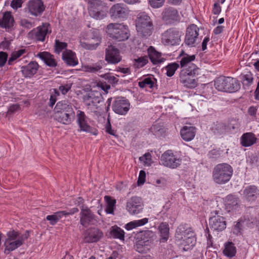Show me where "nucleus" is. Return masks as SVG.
I'll return each instance as SVG.
<instances>
[{
    "label": "nucleus",
    "instance_id": "obj_1",
    "mask_svg": "<svg viewBox=\"0 0 259 259\" xmlns=\"http://www.w3.org/2000/svg\"><path fill=\"white\" fill-rule=\"evenodd\" d=\"M29 237V232L26 231L22 234L14 230L7 232L5 235L4 246V253L8 254L23 245Z\"/></svg>",
    "mask_w": 259,
    "mask_h": 259
},
{
    "label": "nucleus",
    "instance_id": "obj_2",
    "mask_svg": "<svg viewBox=\"0 0 259 259\" xmlns=\"http://www.w3.org/2000/svg\"><path fill=\"white\" fill-rule=\"evenodd\" d=\"M54 110L55 119L62 124H70L74 118L75 112L72 106L66 101L58 102Z\"/></svg>",
    "mask_w": 259,
    "mask_h": 259
},
{
    "label": "nucleus",
    "instance_id": "obj_3",
    "mask_svg": "<svg viewBox=\"0 0 259 259\" xmlns=\"http://www.w3.org/2000/svg\"><path fill=\"white\" fill-rule=\"evenodd\" d=\"M176 238L181 241L184 250L193 247L196 243V234L193 229L186 225H180L176 230Z\"/></svg>",
    "mask_w": 259,
    "mask_h": 259
},
{
    "label": "nucleus",
    "instance_id": "obj_4",
    "mask_svg": "<svg viewBox=\"0 0 259 259\" xmlns=\"http://www.w3.org/2000/svg\"><path fill=\"white\" fill-rule=\"evenodd\" d=\"M233 173L232 167L226 163L215 165L212 171V179L218 184H225L231 179Z\"/></svg>",
    "mask_w": 259,
    "mask_h": 259
},
{
    "label": "nucleus",
    "instance_id": "obj_5",
    "mask_svg": "<svg viewBox=\"0 0 259 259\" xmlns=\"http://www.w3.org/2000/svg\"><path fill=\"white\" fill-rule=\"evenodd\" d=\"M214 87L219 91L234 93L240 88L239 81L231 77L221 76L214 80Z\"/></svg>",
    "mask_w": 259,
    "mask_h": 259
},
{
    "label": "nucleus",
    "instance_id": "obj_6",
    "mask_svg": "<svg viewBox=\"0 0 259 259\" xmlns=\"http://www.w3.org/2000/svg\"><path fill=\"white\" fill-rule=\"evenodd\" d=\"M138 33L142 36H150L153 30L152 22L149 16L145 12L138 15L136 21Z\"/></svg>",
    "mask_w": 259,
    "mask_h": 259
},
{
    "label": "nucleus",
    "instance_id": "obj_7",
    "mask_svg": "<svg viewBox=\"0 0 259 259\" xmlns=\"http://www.w3.org/2000/svg\"><path fill=\"white\" fill-rule=\"evenodd\" d=\"M108 35L112 38L118 41H124L130 36L127 27L122 24L110 23L106 28Z\"/></svg>",
    "mask_w": 259,
    "mask_h": 259
},
{
    "label": "nucleus",
    "instance_id": "obj_8",
    "mask_svg": "<svg viewBox=\"0 0 259 259\" xmlns=\"http://www.w3.org/2000/svg\"><path fill=\"white\" fill-rule=\"evenodd\" d=\"M183 32L176 28H170L165 30L161 35V41L164 45L175 46L180 44Z\"/></svg>",
    "mask_w": 259,
    "mask_h": 259
},
{
    "label": "nucleus",
    "instance_id": "obj_9",
    "mask_svg": "<svg viewBox=\"0 0 259 259\" xmlns=\"http://www.w3.org/2000/svg\"><path fill=\"white\" fill-rule=\"evenodd\" d=\"M76 117V123L79 127L80 132L90 133L95 136L98 135V130L90 125V119L83 111L77 110Z\"/></svg>",
    "mask_w": 259,
    "mask_h": 259
},
{
    "label": "nucleus",
    "instance_id": "obj_10",
    "mask_svg": "<svg viewBox=\"0 0 259 259\" xmlns=\"http://www.w3.org/2000/svg\"><path fill=\"white\" fill-rule=\"evenodd\" d=\"M102 99L100 92L96 91H91L85 93L82 96V101L85 107L91 110L97 108L98 104Z\"/></svg>",
    "mask_w": 259,
    "mask_h": 259
},
{
    "label": "nucleus",
    "instance_id": "obj_11",
    "mask_svg": "<svg viewBox=\"0 0 259 259\" xmlns=\"http://www.w3.org/2000/svg\"><path fill=\"white\" fill-rule=\"evenodd\" d=\"M160 161L164 166L174 169L181 164L182 159L175 155L171 150H167L161 155Z\"/></svg>",
    "mask_w": 259,
    "mask_h": 259
},
{
    "label": "nucleus",
    "instance_id": "obj_12",
    "mask_svg": "<svg viewBox=\"0 0 259 259\" xmlns=\"http://www.w3.org/2000/svg\"><path fill=\"white\" fill-rule=\"evenodd\" d=\"M129 10L123 3L113 5L109 10V15L113 20H123L127 17Z\"/></svg>",
    "mask_w": 259,
    "mask_h": 259
},
{
    "label": "nucleus",
    "instance_id": "obj_13",
    "mask_svg": "<svg viewBox=\"0 0 259 259\" xmlns=\"http://www.w3.org/2000/svg\"><path fill=\"white\" fill-rule=\"evenodd\" d=\"M86 41H80V46L88 50H95L100 44L101 38L98 31L90 32L87 36Z\"/></svg>",
    "mask_w": 259,
    "mask_h": 259
},
{
    "label": "nucleus",
    "instance_id": "obj_14",
    "mask_svg": "<svg viewBox=\"0 0 259 259\" xmlns=\"http://www.w3.org/2000/svg\"><path fill=\"white\" fill-rule=\"evenodd\" d=\"M46 7L42 0H29L26 5L28 13L34 17L40 16L45 11Z\"/></svg>",
    "mask_w": 259,
    "mask_h": 259
},
{
    "label": "nucleus",
    "instance_id": "obj_15",
    "mask_svg": "<svg viewBox=\"0 0 259 259\" xmlns=\"http://www.w3.org/2000/svg\"><path fill=\"white\" fill-rule=\"evenodd\" d=\"M51 32L50 25L48 23H44L29 33V35L38 41H44L46 35Z\"/></svg>",
    "mask_w": 259,
    "mask_h": 259
},
{
    "label": "nucleus",
    "instance_id": "obj_16",
    "mask_svg": "<svg viewBox=\"0 0 259 259\" xmlns=\"http://www.w3.org/2000/svg\"><path fill=\"white\" fill-rule=\"evenodd\" d=\"M126 209L132 215L140 213L143 209V204L141 198L137 196L132 197L127 200Z\"/></svg>",
    "mask_w": 259,
    "mask_h": 259
},
{
    "label": "nucleus",
    "instance_id": "obj_17",
    "mask_svg": "<svg viewBox=\"0 0 259 259\" xmlns=\"http://www.w3.org/2000/svg\"><path fill=\"white\" fill-rule=\"evenodd\" d=\"M199 28L195 24L189 25L187 28L185 38V43L189 46L193 47L198 39Z\"/></svg>",
    "mask_w": 259,
    "mask_h": 259
},
{
    "label": "nucleus",
    "instance_id": "obj_18",
    "mask_svg": "<svg viewBox=\"0 0 259 259\" xmlns=\"http://www.w3.org/2000/svg\"><path fill=\"white\" fill-rule=\"evenodd\" d=\"M130 106V103L127 100L118 98L114 101L112 108L116 113L125 115L128 111Z\"/></svg>",
    "mask_w": 259,
    "mask_h": 259
},
{
    "label": "nucleus",
    "instance_id": "obj_19",
    "mask_svg": "<svg viewBox=\"0 0 259 259\" xmlns=\"http://www.w3.org/2000/svg\"><path fill=\"white\" fill-rule=\"evenodd\" d=\"M212 217L209 219L210 227L214 230L221 231L226 227V223L224 217L215 215L218 214L217 211L212 212Z\"/></svg>",
    "mask_w": 259,
    "mask_h": 259
},
{
    "label": "nucleus",
    "instance_id": "obj_20",
    "mask_svg": "<svg viewBox=\"0 0 259 259\" xmlns=\"http://www.w3.org/2000/svg\"><path fill=\"white\" fill-rule=\"evenodd\" d=\"M105 60L109 64H115L121 60L119 51L112 46H109L106 49Z\"/></svg>",
    "mask_w": 259,
    "mask_h": 259
},
{
    "label": "nucleus",
    "instance_id": "obj_21",
    "mask_svg": "<svg viewBox=\"0 0 259 259\" xmlns=\"http://www.w3.org/2000/svg\"><path fill=\"white\" fill-rule=\"evenodd\" d=\"M78 211V209L76 207H74L70 209L68 211H57L54 213L53 214L47 215L46 217V220L49 221L50 225H55L57 223L59 220L62 218L63 216L72 215Z\"/></svg>",
    "mask_w": 259,
    "mask_h": 259
},
{
    "label": "nucleus",
    "instance_id": "obj_22",
    "mask_svg": "<svg viewBox=\"0 0 259 259\" xmlns=\"http://www.w3.org/2000/svg\"><path fill=\"white\" fill-rule=\"evenodd\" d=\"M80 214V223L83 226H88L95 220V215L87 206H81Z\"/></svg>",
    "mask_w": 259,
    "mask_h": 259
},
{
    "label": "nucleus",
    "instance_id": "obj_23",
    "mask_svg": "<svg viewBox=\"0 0 259 259\" xmlns=\"http://www.w3.org/2000/svg\"><path fill=\"white\" fill-rule=\"evenodd\" d=\"M162 19L166 23H172L179 20L177 10L172 7L165 8L162 13Z\"/></svg>",
    "mask_w": 259,
    "mask_h": 259
},
{
    "label": "nucleus",
    "instance_id": "obj_24",
    "mask_svg": "<svg viewBox=\"0 0 259 259\" xmlns=\"http://www.w3.org/2000/svg\"><path fill=\"white\" fill-rule=\"evenodd\" d=\"M15 21L11 12L7 11L4 13L3 17L0 18V27L9 31L14 26Z\"/></svg>",
    "mask_w": 259,
    "mask_h": 259
},
{
    "label": "nucleus",
    "instance_id": "obj_25",
    "mask_svg": "<svg viewBox=\"0 0 259 259\" xmlns=\"http://www.w3.org/2000/svg\"><path fill=\"white\" fill-rule=\"evenodd\" d=\"M39 65L35 61H31L21 67V72L25 77H31L37 73Z\"/></svg>",
    "mask_w": 259,
    "mask_h": 259
},
{
    "label": "nucleus",
    "instance_id": "obj_26",
    "mask_svg": "<svg viewBox=\"0 0 259 259\" xmlns=\"http://www.w3.org/2000/svg\"><path fill=\"white\" fill-rule=\"evenodd\" d=\"M103 236V233L97 228H92L86 232L84 240L87 242H95L99 240Z\"/></svg>",
    "mask_w": 259,
    "mask_h": 259
},
{
    "label": "nucleus",
    "instance_id": "obj_27",
    "mask_svg": "<svg viewBox=\"0 0 259 259\" xmlns=\"http://www.w3.org/2000/svg\"><path fill=\"white\" fill-rule=\"evenodd\" d=\"M186 72H180V81L188 88H194L197 86V81L193 78V75L186 74Z\"/></svg>",
    "mask_w": 259,
    "mask_h": 259
},
{
    "label": "nucleus",
    "instance_id": "obj_28",
    "mask_svg": "<svg viewBox=\"0 0 259 259\" xmlns=\"http://www.w3.org/2000/svg\"><path fill=\"white\" fill-rule=\"evenodd\" d=\"M196 132V128L194 126L186 125L181 128L180 135L183 140L189 142L194 138Z\"/></svg>",
    "mask_w": 259,
    "mask_h": 259
},
{
    "label": "nucleus",
    "instance_id": "obj_29",
    "mask_svg": "<svg viewBox=\"0 0 259 259\" xmlns=\"http://www.w3.org/2000/svg\"><path fill=\"white\" fill-rule=\"evenodd\" d=\"M149 57L153 64H157L163 62L165 59L161 57V54L157 52L154 47L150 46L148 49Z\"/></svg>",
    "mask_w": 259,
    "mask_h": 259
},
{
    "label": "nucleus",
    "instance_id": "obj_30",
    "mask_svg": "<svg viewBox=\"0 0 259 259\" xmlns=\"http://www.w3.org/2000/svg\"><path fill=\"white\" fill-rule=\"evenodd\" d=\"M62 59L69 66H74L78 64L75 54L71 50H66L62 54Z\"/></svg>",
    "mask_w": 259,
    "mask_h": 259
},
{
    "label": "nucleus",
    "instance_id": "obj_31",
    "mask_svg": "<svg viewBox=\"0 0 259 259\" xmlns=\"http://www.w3.org/2000/svg\"><path fill=\"white\" fill-rule=\"evenodd\" d=\"M37 56L49 67H55L57 65V63L54 56L49 52H40Z\"/></svg>",
    "mask_w": 259,
    "mask_h": 259
},
{
    "label": "nucleus",
    "instance_id": "obj_32",
    "mask_svg": "<svg viewBox=\"0 0 259 259\" xmlns=\"http://www.w3.org/2000/svg\"><path fill=\"white\" fill-rule=\"evenodd\" d=\"M243 193L246 199L254 201L259 195V190L255 186H249L245 188Z\"/></svg>",
    "mask_w": 259,
    "mask_h": 259
},
{
    "label": "nucleus",
    "instance_id": "obj_33",
    "mask_svg": "<svg viewBox=\"0 0 259 259\" xmlns=\"http://www.w3.org/2000/svg\"><path fill=\"white\" fill-rule=\"evenodd\" d=\"M237 249L235 244L231 241H228L224 244V248L223 250L224 255L229 258H232L235 256Z\"/></svg>",
    "mask_w": 259,
    "mask_h": 259
},
{
    "label": "nucleus",
    "instance_id": "obj_34",
    "mask_svg": "<svg viewBox=\"0 0 259 259\" xmlns=\"http://www.w3.org/2000/svg\"><path fill=\"white\" fill-rule=\"evenodd\" d=\"M241 144L244 147H248L256 143V138L252 133H246L241 137Z\"/></svg>",
    "mask_w": 259,
    "mask_h": 259
},
{
    "label": "nucleus",
    "instance_id": "obj_35",
    "mask_svg": "<svg viewBox=\"0 0 259 259\" xmlns=\"http://www.w3.org/2000/svg\"><path fill=\"white\" fill-rule=\"evenodd\" d=\"M104 200L106 203V212L108 214H113L116 203V199L111 196H105Z\"/></svg>",
    "mask_w": 259,
    "mask_h": 259
},
{
    "label": "nucleus",
    "instance_id": "obj_36",
    "mask_svg": "<svg viewBox=\"0 0 259 259\" xmlns=\"http://www.w3.org/2000/svg\"><path fill=\"white\" fill-rule=\"evenodd\" d=\"M89 13L92 17L97 20L102 19L106 16L105 13L100 10V8H94V7H90Z\"/></svg>",
    "mask_w": 259,
    "mask_h": 259
},
{
    "label": "nucleus",
    "instance_id": "obj_37",
    "mask_svg": "<svg viewBox=\"0 0 259 259\" xmlns=\"http://www.w3.org/2000/svg\"><path fill=\"white\" fill-rule=\"evenodd\" d=\"M104 65V62L100 61L92 65H85L83 67V69L85 72L90 73H97L99 72L102 68Z\"/></svg>",
    "mask_w": 259,
    "mask_h": 259
},
{
    "label": "nucleus",
    "instance_id": "obj_38",
    "mask_svg": "<svg viewBox=\"0 0 259 259\" xmlns=\"http://www.w3.org/2000/svg\"><path fill=\"white\" fill-rule=\"evenodd\" d=\"M195 59V56L186 55L184 56L180 61V66L182 69H186L193 64L192 62Z\"/></svg>",
    "mask_w": 259,
    "mask_h": 259
},
{
    "label": "nucleus",
    "instance_id": "obj_39",
    "mask_svg": "<svg viewBox=\"0 0 259 259\" xmlns=\"http://www.w3.org/2000/svg\"><path fill=\"white\" fill-rule=\"evenodd\" d=\"M158 230L160 233L161 239L165 241L167 240L169 236V225L166 223L162 222L160 223L158 227Z\"/></svg>",
    "mask_w": 259,
    "mask_h": 259
},
{
    "label": "nucleus",
    "instance_id": "obj_40",
    "mask_svg": "<svg viewBox=\"0 0 259 259\" xmlns=\"http://www.w3.org/2000/svg\"><path fill=\"white\" fill-rule=\"evenodd\" d=\"M148 222V219L146 218L141 220H135L126 224L125 228L127 230H130L137 227L143 226L147 224Z\"/></svg>",
    "mask_w": 259,
    "mask_h": 259
},
{
    "label": "nucleus",
    "instance_id": "obj_41",
    "mask_svg": "<svg viewBox=\"0 0 259 259\" xmlns=\"http://www.w3.org/2000/svg\"><path fill=\"white\" fill-rule=\"evenodd\" d=\"M110 234L116 239L123 240L124 238V232L120 227L116 226L112 227L111 229Z\"/></svg>",
    "mask_w": 259,
    "mask_h": 259
},
{
    "label": "nucleus",
    "instance_id": "obj_42",
    "mask_svg": "<svg viewBox=\"0 0 259 259\" xmlns=\"http://www.w3.org/2000/svg\"><path fill=\"white\" fill-rule=\"evenodd\" d=\"M155 234L153 232L150 230L145 231L142 233L141 235V241H143L144 243L149 244L153 241Z\"/></svg>",
    "mask_w": 259,
    "mask_h": 259
},
{
    "label": "nucleus",
    "instance_id": "obj_43",
    "mask_svg": "<svg viewBox=\"0 0 259 259\" xmlns=\"http://www.w3.org/2000/svg\"><path fill=\"white\" fill-rule=\"evenodd\" d=\"M148 62V57L143 56L138 57L133 60V66L135 68H140L144 67Z\"/></svg>",
    "mask_w": 259,
    "mask_h": 259
},
{
    "label": "nucleus",
    "instance_id": "obj_44",
    "mask_svg": "<svg viewBox=\"0 0 259 259\" xmlns=\"http://www.w3.org/2000/svg\"><path fill=\"white\" fill-rule=\"evenodd\" d=\"M253 80V75L250 72H247L246 74L241 76L242 83L244 88L245 87H248L251 85Z\"/></svg>",
    "mask_w": 259,
    "mask_h": 259
},
{
    "label": "nucleus",
    "instance_id": "obj_45",
    "mask_svg": "<svg viewBox=\"0 0 259 259\" xmlns=\"http://www.w3.org/2000/svg\"><path fill=\"white\" fill-rule=\"evenodd\" d=\"M186 72V74L195 75L199 74V68L194 63L188 66L186 69H182L181 72Z\"/></svg>",
    "mask_w": 259,
    "mask_h": 259
},
{
    "label": "nucleus",
    "instance_id": "obj_46",
    "mask_svg": "<svg viewBox=\"0 0 259 259\" xmlns=\"http://www.w3.org/2000/svg\"><path fill=\"white\" fill-rule=\"evenodd\" d=\"M139 86L141 88H144L145 87H149L152 88L154 86V79L150 77L144 78L142 81L139 82Z\"/></svg>",
    "mask_w": 259,
    "mask_h": 259
},
{
    "label": "nucleus",
    "instance_id": "obj_47",
    "mask_svg": "<svg viewBox=\"0 0 259 259\" xmlns=\"http://www.w3.org/2000/svg\"><path fill=\"white\" fill-rule=\"evenodd\" d=\"M135 249L140 253H145L149 250V246L148 244L144 243L143 241L139 240L135 246Z\"/></svg>",
    "mask_w": 259,
    "mask_h": 259
},
{
    "label": "nucleus",
    "instance_id": "obj_48",
    "mask_svg": "<svg viewBox=\"0 0 259 259\" xmlns=\"http://www.w3.org/2000/svg\"><path fill=\"white\" fill-rule=\"evenodd\" d=\"M150 131L156 136H161L164 132V129L162 125L159 124L152 125L150 129Z\"/></svg>",
    "mask_w": 259,
    "mask_h": 259
},
{
    "label": "nucleus",
    "instance_id": "obj_49",
    "mask_svg": "<svg viewBox=\"0 0 259 259\" xmlns=\"http://www.w3.org/2000/svg\"><path fill=\"white\" fill-rule=\"evenodd\" d=\"M179 67V64L177 63L169 64L165 67V69L166 70V75L169 77L172 76Z\"/></svg>",
    "mask_w": 259,
    "mask_h": 259
},
{
    "label": "nucleus",
    "instance_id": "obj_50",
    "mask_svg": "<svg viewBox=\"0 0 259 259\" xmlns=\"http://www.w3.org/2000/svg\"><path fill=\"white\" fill-rule=\"evenodd\" d=\"M213 130L214 133L222 134L228 131V127L223 122H217Z\"/></svg>",
    "mask_w": 259,
    "mask_h": 259
},
{
    "label": "nucleus",
    "instance_id": "obj_51",
    "mask_svg": "<svg viewBox=\"0 0 259 259\" xmlns=\"http://www.w3.org/2000/svg\"><path fill=\"white\" fill-rule=\"evenodd\" d=\"M67 44L65 42H61L56 39L55 44V51L57 54H60L64 49H66Z\"/></svg>",
    "mask_w": 259,
    "mask_h": 259
},
{
    "label": "nucleus",
    "instance_id": "obj_52",
    "mask_svg": "<svg viewBox=\"0 0 259 259\" xmlns=\"http://www.w3.org/2000/svg\"><path fill=\"white\" fill-rule=\"evenodd\" d=\"M141 162H143L145 166H150L152 163L151 155L149 153H146L139 158Z\"/></svg>",
    "mask_w": 259,
    "mask_h": 259
},
{
    "label": "nucleus",
    "instance_id": "obj_53",
    "mask_svg": "<svg viewBox=\"0 0 259 259\" xmlns=\"http://www.w3.org/2000/svg\"><path fill=\"white\" fill-rule=\"evenodd\" d=\"M25 52V50L24 49H21L13 52L8 60V64L11 65L12 62L21 56Z\"/></svg>",
    "mask_w": 259,
    "mask_h": 259
},
{
    "label": "nucleus",
    "instance_id": "obj_54",
    "mask_svg": "<svg viewBox=\"0 0 259 259\" xmlns=\"http://www.w3.org/2000/svg\"><path fill=\"white\" fill-rule=\"evenodd\" d=\"M244 222V221L240 220L236 223L233 229V232L234 234L239 235L241 233V232L243 230Z\"/></svg>",
    "mask_w": 259,
    "mask_h": 259
},
{
    "label": "nucleus",
    "instance_id": "obj_55",
    "mask_svg": "<svg viewBox=\"0 0 259 259\" xmlns=\"http://www.w3.org/2000/svg\"><path fill=\"white\" fill-rule=\"evenodd\" d=\"M105 131L108 134L114 136L115 137H117L118 136L116 133V131L114 129L112 128L110 122L109 118H108L107 122L105 124Z\"/></svg>",
    "mask_w": 259,
    "mask_h": 259
},
{
    "label": "nucleus",
    "instance_id": "obj_56",
    "mask_svg": "<svg viewBox=\"0 0 259 259\" xmlns=\"http://www.w3.org/2000/svg\"><path fill=\"white\" fill-rule=\"evenodd\" d=\"M164 2L165 0H149L150 5L153 8H159L162 7Z\"/></svg>",
    "mask_w": 259,
    "mask_h": 259
},
{
    "label": "nucleus",
    "instance_id": "obj_57",
    "mask_svg": "<svg viewBox=\"0 0 259 259\" xmlns=\"http://www.w3.org/2000/svg\"><path fill=\"white\" fill-rule=\"evenodd\" d=\"M102 76L110 83L115 84L117 83L118 81V79L117 77L112 75L110 73L105 74Z\"/></svg>",
    "mask_w": 259,
    "mask_h": 259
},
{
    "label": "nucleus",
    "instance_id": "obj_58",
    "mask_svg": "<svg viewBox=\"0 0 259 259\" xmlns=\"http://www.w3.org/2000/svg\"><path fill=\"white\" fill-rule=\"evenodd\" d=\"M20 109V107L19 104H13L9 107L8 110L7 112L6 116L14 114V113H15L16 111L19 110Z\"/></svg>",
    "mask_w": 259,
    "mask_h": 259
},
{
    "label": "nucleus",
    "instance_id": "obj_59",
    "mask_svg": "<svg viewBox=\"0 0 259 259\" xmlns=\"http://www.w3.org/2000/svg\"><path fill=\"white\" fill-rule=\"evenodd\" d=\"M24 0H13L11 3V7L15 10H17L22 7Z\"/></svg>",
    "mask_w": 259,
    "mask_h": 259
},
{
    "label": "nucleus",
    "instance_id": "obj_60",
    "mask_svg": "<svg viewBox=\"0 0 259 259\" xmlns=\"http://www.w3.org/2000/svg\"><path fill=\"white\" fill-rule=\"evenodd\" d=\"M8 59V54L6 52H0V67L5 65Z\"/></svg>",
    "mask_w": 259,
    "mask_h": 259
},
{
    "label": "nucleus",
    "instance_id": "obj_61",
    "mask_svg": "<svg viewBox=\"0 0 259 259\" xmlns=\"http://www.w3.org/2000/svg\"><path fill=\"white\" fill-rule=\"evenodd\" d=\"M20 25L23 27L29 29L32 27V24L31 22L26 19H23L20 20Z\"/></svg>",
    "mask_w": 259,
    "mask_h": 259
},
{
    "label": "nucleus",
    "instance_id": "obj_62",
    "mask_svg": "<svg viewBox=\"0 0 259 259\" xmlns=\"http://www.w3.org/2000/svg\"><path fill=\"white\" fill-rule=\"evenodd\" d=\"M146 174L144 170L140 171L139 176L138 180V184L139 185L143 184L145 181Z\"/></svg>",
    "mask_w": 259,
    "mask_h": 259
},
{
    "label": "nucleus",
    "instance_id": "obj_63",
    "mask_svg": "<svg viewBox=\"0 0 259 259\" xmlns=\"http://www.w3.org/2000/svg\"><path fill=\"white\" fill-rule=\"evenodd\" d=\"M91 7L100 8L102 6V2L101 0H90Z\"/></svg>",
    "mask_w": 259,
    "mask_h": 259
},
{
    "label": "nucleus",
    "instance_id": "obj_64",
    "mask_svg": "<svg viewBox=\"0 0 259 259\" xmlns=\"http://www.w3.org/2000/svg\"><path fill=\"white\" fill-rule=\"evenodd\" d=\"M221 12V7L218 3H214L212 9V13L214 15H218Z\"/></svg>",
    "mask_w": 259,
    "mask_h": 259
}]
</instances>
